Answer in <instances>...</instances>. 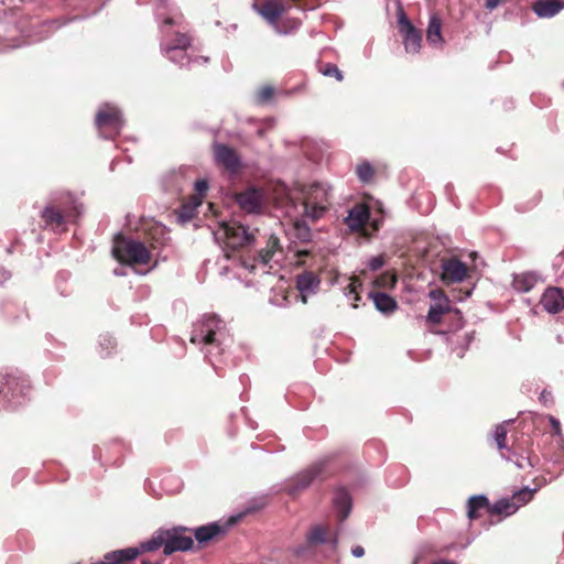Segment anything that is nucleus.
Masks as SVG:
<instances>
[{
  "label": "nucleus",
  "mask_w": 564,
  "mask_h": 564,
  "mask_svg": "<svg viewBox=\"0 0 564 564\" xmlns=\"http://www.w3.org/2000/svg\"><path fill=\"white\" fill-rule=\"evenodd\" d=\"M83 215V205L69 193L52 199L41 212L44 227L53 231H66L67 224H76Z\"/></svg>",
  "instance_id": "obj_1"
},
{
  "label": "nucleus",
  "mask_w": 564,
  "mask_h": 564,
  "mask_svg": "<svg viewBox=\"0 0 564 564\" xmlns=\"http://www.w3.org/2000/svg\"><path fill=\"white\" fill-rule=\"evenodd\" d=\"M256 232L258 230L250 231L243 225L230 221L221 223L218 229L214 232L216 240L221 241L226 251V257L230 258L229 250L238 251L253 245L256 240Z\"/></svg>",
  "instance_id": "obj_2"
},
{
  "label": "nucleus",
  "mask_w": 564,
  "mask_h": 564,
  "mask_svg": "<svg viewBox=\"0 0 564 564\" xmlns=\"http://www.w3.org/2000/svg\"><path fill=\"white\" fill-rule=\"evenodd\" d=\"M160 547H165L164 529L156 530L149 540L142 542L138 547H127L106 553L104 558L96 564H128L140 554L154 552Z\"/></svg>",
  "instance_id": "obj_3"
},
{
  "label": "nucleus",
  "mask_w": 564,
  "mask_h": 564,
  "mask_svg": "<svg viewBox=\"0 0 564 564\" xmlns=\"http://www.w3.org/2000/svg\"><path fill=\"white\" fill-rule=\"evenodd\" d=\"M112 253L123 264L144 265L151 261V252L143 242L127 239L122 235L116 236Z\"/></svg>",
  "instance_id": "obj_4"
},
{
  "label": "nucleus",
  "mask_w": 564,
  "mask_h": 564,
  "mask_svg": "<svg viewBox=\"0 0 564 564\" xmlns=\"http://www.w3.org/2000/svg\"><path fill=\"white\" fill-rule=\"evenodd\" d=\"M26 380L12 372L0 371V404L4 410H15L23 403Z\"/></svg>",
  "instance_id": "obj_5"
},
{
  "label": "nucleus",
  "mask_w": 564,
  "mask_h": 564,
  "mask_svg": "<svg viewBox=\"0 0 564 564\" xmlns=\"http://www.w3.org/2000/svg\"><path fill=\"white\" fill-rule=\"evenodd\" d=\"M303 214L312 220L319 219L327 209L328 192L319 183H314L303 191Z\"/></svg>",
  "instance_id": "obj_6"
},
{
  "label": "nucleus",
  "mask_w": 564,
  "mask_h": 564,
  "mask_svg": "<svg viewBox=\"0 0 564 564\" xmlns=\"http://www.w3.org/2000/svg\"><path fill=\"white\" fill-rule=\"evenodd\" d=\"M370 210L366 204H357L350 210L345 221L352 231H360L364 236L370 237L379 230L380 220L369 221Z\"/></svg>",
  "instance_id": "obj_7"
},
{
  "label": "nucleus",
  "mask_w": 564,
  "mask_h": 564,
  "mask_svg": "<svg viewBox=\"0 0 564 564\" xmlns=\"http://www.w3.org/2000/svg\"><path fill=\"white\" fill-rule=\"evenodd\" d=\"M192 529L184 525H176L170 529H164L165 547L163 554L170 556L175 552H187L194 547V540L192 536L186 535Z\"/></svg>",
  "instance_id": "obj_8"
},
{
  "label": "nucleus",
  "mask_w": 564,
  "mask_h": 564,
  "mask_svg": "<svg viewBox=\"0 0 564 564\" xmlns=\"http://www.w3.org/2000/svg\"><path fill=\"white\" fill-rule=\"evenodd\" d=\"M122 124L121 113L116 107L106 106L96 116V126L105 138H115Z\"/></svg>",
  "instance_id": "obj_9"
},
{
  "label": "nucleus",
  "mask_w": 564,
  "mask_h": 564,
  "mask_svg": "<svg viewBox=\"0 0 564 564\" xmlns=\"http://www.w3.org/2000/svg\"><path fill=\"white\" fill-rule=\"evenodd\" d=\"M213 151L216 164L223 166L228 173L237 174L241 170V156L235 149L224 143H215Z\"/></svg>",
  "instance_id": "obj_10"
},
{
  "label": "nucleus",
  "mask_w": 564,
  "mask_h": 564,
  "mask_svg": "<svg viewBox=\"0 0 564 564\" xmlns=\"http://www.w3.org/2000/svg\"><path fill=\"white\" fill-rule=\"evenodd\" d=\"M468 276V268L459 259L452 257L442 260L441 280L444 284L449 285L459 283Z\"/></svg>",
  "instance_id": "obj_11"
},
{
  "label": "nucleus",
  "mask_w": 564,
  "mask_h": 564,
  "mask_svg": "<svg viewBox=\"0 0 564 564\" xmlns=\"http://www.w3.org/2000/svg\"><path fill=\"white\" fill-rule=\"evenodd\" d=\"M323 468V464H315L299 473L286 485V492L290 496H295L306 489L322 474Z\"/></svg>",
  "instance_id": "obj_12"
},
{
  "label": "nucleus",
  "mask_w": 564,
  "mask_h": 564,
  "mask_svg": "<svg viewBox=\"0 0 564 564\" xmlns=\"http://www.w3.org/2000/svg\"><path fill=\"white\" fill-rule=\"evenodd\" d=\"M398 22L400 33L403 35L405 51L408 53H417L422 42L421 31L412 24L404 12H401Z\"/></svg>",
  "instance_id": "obj_13"
},
{
  "label": "nucleus",
  "mask_w": 564,
  "mask_h": 564,
  "mask_svg": "<svg viewBox=\"0 0 564 564\" xmlns=\"http://www.w3.org/2000/svg\"><path fill=\"white\" fill-rule=\"evenodd\" d=\"M236 522V518H231L227 525H220L217 522H213L206 525H200L192 530L197 543L198 547L202 549L208 542L215 540L219 535H224L227 531V528Z\"/></svg>",
  "instance_id": "obj_14"
},
{
  "label": "nucleus",
  "mask_w": 564,
  "mask_h": 564,
  "mask_svg": "<svg viewBox=\"0 0 564 564\" xmlns=\"http://www.w3.org/2000/svg\"><path fill=\"white\" fill-rule=\"evenodd\" d=\"M191 44L192 40L186 33L176 32L169 42L162 45V51L171 62H178L175 53L180 52L185 57V51Z\"/></svg>",
  "instance_id": "obj_15"
},
{
  "label": "nucleus",
  "mask_w": 564,
  "mask_h": 564,
  "mask_svg": "<svg viewBox=\"0 0 564 564\" xmlns=\"http://www.w3.org/2000/svg\"><path fill=\"white\" fill-rule=\"evenodd\" d=\"M542 307L550 314H557L564 310V292L556 286H549L540 301Z\"/></svg>",
  "instance_id": "obj_16"
},
{
  "label": "nucleus",
  "mask_w": 564,
  "mask_h": 564,
  "mask_svg": "<svg viewBox=\"0 0 564 564\" xmlns=\"http://www.w3.org/2000/svg\"><path fill=\"white\" fill-rule=\"evenodd\" d=\"M253 7L270 23H276L285 11L283 0H254Z\"/></svg>",
  "instance_id": "obj_17"
},
{
  "label": "nucleus",
  "mask_w": 564,
  "mask_h": 564,
  "mask_svg": "<svg viewBox=\"0 0 564 564\" xmlns=\"http://www.w3.org/2000/svg\"><path fill=\"white\" fill-rule=\"evenodd\" d=\"M238 205L248 213L260 212L263 203L261 191L251 187L236 195Z\"/></svg>",
  "instance_id": "obj_18"
},
{
  "label": "nucleus",
  "mask_w": 564,
  "mask_h": 564,
  "mask_svg": "<svg viewBox=\"0 0 564 564\" xmlns=\"http://www.w3.org/2000/svg\"><path fill=\"white\" fill-rule=\"evenodd\" d=\"M321 284V279L312 271H305L296 276V288L301 293V301L307 302V293H314Z\"/></svg>",
  "instance_id": "obj_19"
},
{
  "label": "nucleus",
  "mask_w": 564,
  "mask_h": 564,
  "mask_svg": "<svg viewBox=\"0 0 564 564\" xmlns=\"http://www.w3.org/2000/svg\"><path fill=\"white\" fill-rule=\"evenodd\" d=\"M453 307L451 303H434L430 306L426 316V323L433 327L445 324L447 314H452Z\"/></svg>",
  "instance_id": "obj_20"
},
{
  "label": "nucleus",
  "mask_w": 564,
  "mask_h": 564,
  "mask_svg": "<svg viewBox=\"0 0 564 564\" xmlns=\"http://www.w3.org/2000/svg\"><path fill=\"white\" fill-rule=\"evenodd\" d=\"M224 322L216 314L204 316L202 333L206 332L203 337V343L205 345H212L215 343L216 332L221 328Z\"/></svg>",
  "instance_id": "obj_21"
},
{
  "label": "nucleus",
  "mask_w": 564,
  "mask_h": 564,
  "mask_svg": "<svg viewBox=\"0 0 564 564\" xmlns=\"http://www.w3.org/2000/svg\"><path fill=\"white\" fill-rule=\"evenodd\" d=\"M564 9V2L558 0H539L533 4V11L540 18H551Z\"/></svg>",
  "instance_id": "obj_22"
},
{
  "label": "nucleus",
  "mask_w": 564,
  "mask_h": 564,
  "mask_svg": "<svg viewBox=\"0 0 564 564\" xmlns=\"http://www.w3.org/2000/svg\"><path fill=\"white\" fill-rule=\"evenodd\" d=\"M490 502L484 495L471 496L467 501V517L469 520L480 518V511L486 510L489 513Z\"/></svg>",
  "instance_id": "obj_23"
},
{
  "label": "nucleus",
  "mask_w": 564,
  "mask_h": 564,
  "mask_svg": "<svg viewBox=\"0 0 564 564\" xmlns=\"http://www.w3.org/2000/svg\"><path fill=\"white\" fill-rule=\"evenodd\" d=\"M334 505L337 508V516L340 521H344L350 513L351 498L345 488H339L335 492Z\"/></svg>",
  "instance_id": "obj_24"
},
{
  "label": "nucleus",
  "mask_w": 564,
  "mask_h": 564,
  "mask_svg": "<svg viewBox=\"0 0 564 564\" xmlns=\"http://www.w3.org/2000/svg\"><path fill=\"white\" fill-rule=\"evenodd\" d=\"M369 295L378 311L389 314L397 310V301L392 296L382 292H371Z\"/></svg>",
  "instance_id": "obj_25"
},
{
  "label": "nucleus",
  "mask_w": 564,
  "mask_h": 564,
  "mask_svg": "<svg viewBox=\"0 0 564 564\" xmlns=\"http://www.w3.org/2000/svg\"><path fill=\"white\" fill-rule=\"evenodd\" d=\"M539 280L538 274L533 272H524L517 274L513 279L512 285L517 291L529 292L531 291Z\"/></svg>",
  "instance_id": "obj_26"
},
{
  "label": "nucleus",
  "mask_w": 564,
  "mask_h": 564,
  "mask_svg": "<svg viewBox=\"0 0 564 564\" xmlns=\"http://www.w3.org/2000/svg\"><path fill=\"white\" fill-rule=\"evenodd\" d=\"M517 512L514 503L511 502L510 498H502L490 503L489 514L498 517H509Z\"/></svg>",
  "instance_id": "obj_27"
},
{
  "label": "nucleus",
  "mask_w": 564,
  "mask_h": 564,
  "mask_svg": "<svg viewBox=\"0 0 564 564\" xmlns=\"http://www.w3.org/2000/svg\"><path fill=\"white\" fill-rule=\"evenodd\" d=\"M427 41L432 44L441 43L442 39V19L438 14L434 13L430 17L427 32Z\"/></svg>",
  "instance_id": "obj_28"
},
{
  "label": "nucleus",
  "mask_w": 564,
  "mask_h": 564,
  "mask_svg": "<svg viewBox=\"0 0 564 564\" xmlns=\"http://www.w3.org/2000/svg\"><path fill=\"white\" fill-rule=\"evenodd\" d=\"M280 250V241L279 238L274 235H271L268 239L265 248L258 251V260L262 264H268L273 254Z\"/></svg>",
  "instance_id": "obj_29"
},
{
  "label": "nucleus",
  "mask_w": 564,
  "mask_h": 564,
  "mask_svg": "<svg viewBox=\"0 0 564 564\" xmlns=\"http://www.w3.org/2000/svg\"><path fill=\"white\" fill-rule=\"evenodd\" d=\"M445 323L448 324L446 329L432 330V332L435 334H445V333H449V332H456V330L463 328L464 318H463L462 312L458 308H453L452 314H447V319Z\"/></svg>",
  "instance_id": "obj_30"
},
{
  "label": "nucleus",
  "mask_w": 564,
  "mask_h": 564,
  "mask_svg": "<svg viewBox=\"0 0 564 564\" xmlns=\"http://www.w3.org/2000/svg\"><path fill=\"white\" fill-rule=\"evenodd\" d=\"M329 533L328 527L315 525L306 535V541L310 545H316L328 542L327 535Z\"/></svg>",
  "instance_id": "obj_31"
},
{
  "label": "nucleus",
  "mask_w": 564,
  "mask_h": 564,
  "mask_svg": "<svg viewBox=\"0 0 564 564\" xmlns=\"http://www.w3.org/2000/svg\"><path fill=\"white\" fill-rule=\"evenodd\" d=\"M536 489H530L528 487H524L518 491H516L512 497H510V500L512 503H514L516 509L518 510L520 507L527 505L529 501L532 500Z\"/></svg>",
  "instance_id": "obj_32"
},
{
  "label": "nucleus",
  "mask_w": 564,
  "mask_h": 564,
  "mask_svg": "<svg viewBox=\"0 0 564 564\" xmlns=\"http://www.w3.org/2000/svg\"><path fill=\"white\" fill-rule=\"evenodd\" d=\"M116 346V340L111 336L107 334L99 336V355L101 358L110 356Z\"/></svg>",
  "instance_id": "obj_33"
},
{
  "label": "nucleus",
  "mask_w": 564,
  "mask_h": 564,
  "mask_svg": "<svg viewBox=\"0 0 564 564\" xmlns=\"http://www.w3.org/2000/svg\"><path fill=\"white\" fill-rule=\"evenodd\" d=\"M357 175L359 180L364 183H369L373 180L375 176V169L371 164L368 162H364L357 166Z\"/></svg>",
  "instance_id": "obj_34"
},
{
  "label": "nucleus",
  "mask_w": 564,
  "mask_h": 564,
  "mask_svg": "<svg viewBox=\"0 0 564 564\" xmlns=\"http://www.w3.org/2000/svg\"><path fill=\"white\" fill-rule=\"evenodd\" d=\"M196 194L193 196L194 207L199 206L203 202V198L206 195L208 189V183L205 180H197L195 182Z\"/></svg>",
  "instance_id": "obj_35"
},
{
  "label": "nucleus",
  "mask_w": 564,
  "mask_h": 564,
  "mask_svg": "<svg viewBox=\"0 0 564 564\" xmlns=\"http://www.w3.org/2000/svg\"><path fill=\"white\" fill-rule=\"evenodd\" d=\"M375 286L377 288H394L397 283V275L390 272H384L380 274L375 280Z\"/></svg>",
  "instance_id": "obj_36"
},
{
  "label": "nucleus",
  "mask_w": 564,
  "mask_h": 564,
  "mask_svg": "<svg viewBox=\"0 0 564 564\" xmlns=\"http://www.w3.org/2000/svg\"><path fill=\"white\" fill-rule=\"evenodd\" d=\"M274 88L270 85L268 86H262L258 91H257V95H256V99H257V102L258 104H267L269 102L273 96H274Z\"/></svg>",
  "instance_id": "obj_37"
},
{
  "label": "nucleus",
  "mask_w": 564,
  "mask_h": 564,
  "mask_svg": "<svg viewBox=\"0 0 564 564\" xmlns=\"http://www.w3.org/2000/svg\"><path fill=\"white\" fill-rule=\"evenodd\" d=\"M321 72L325 76L335 77L338 82L344 79L343 72L335 64L326 63L321 67Z\"/></svg>",
  "instance_id": "obj_38"
},
{
  "label": "nucleus",
  "mask_w": 564,
  "mask_h": 564,
  "mask_svg": "<svg viewBox=\"0 0 564 564\" xmlns=\"http://www.w3.org/2000/svg\"><path fill=\"white\" fill-rule=\"evenodd\" d=\"M495 441L499 449L507 447V429L503 425L496 427Z\"/></svg>",
  "instance_id": "obj_39"
},
{
  "label": "nucleus",
  "mask_w": 564,
  "mask_h": 564,
  "mask_svg": "<svg viewBox=\"0 0 564 564\" xmlns=\"http://www.w3.org/2000/svg\"><path fill=\"white\" fill-rule=\"evenodd\" d=\"M429 296L435 303H451L448 296L445 294V292L442 289L431 290L429 293Z\"/></svg>",
  "instance_id": "obj_40"
},
{
  "label": "nucleus",
  "mask_w": 564,
  "mask_h": 564,
  "mask_svg": "<svg viewBox=\"0 0 564 564\" xmlns=\"http://www.w3.org/2000/svg\"><path fill=\"white\" fill-rule=\"evenodd\" d=\"M383 265H384V257L383 256L373 257L368 261V268L371 271H377V270L381 269Z\"/></svg>",
  "instance_id": "obj_41"
},
{
  "label": "nucleus",
  "mask_w": 564,
  "mask_h": 564,
  "mask_svg": "<svg viewBox=\"0 0 564 564\" xmlns=\"http://www.w3.org/2000/svg\"><path fill=\"white\" fill-rule=\"evenodd\" d=\"M549 422H550V424H551V426L553 429V434L557 435V436H561L562 435V429H561L560 421L556 417L550 415L549 416Z\"/></svg>",
  "instance_id": "obj_42"
},
{
  "label": "nucleus",
  "mask_w": 564,
  "mask_h": 564,
  "mask_svg": "<svg viewBox=\"0 0 564 564\" xmlns=\"http://www.w3.org/2000/svg\"><path fill=\"white\" fill-rule=\"evenodd\" d=\"M361 286V282L358 278H352L351 282L348 285L349 292L356 294V300H359L358 289Z\"/></svg>",
  "instance_id": "obj_43"
},
{
  "label": "nucleus",
  "mask_w": 564,
  "mask_h": 564,
  "mask_svg": "<svg viewBox=\"0 0 564 564\" xmlns=\"http://www.w3.org/2000/svg\"><path fill=\"white\" fill-rule=\"evenodd\" d=\"M503 0H485V6L489 10L497 8Z\"/></svg>",
  "instance_id": "obj_44"
},
{
  "label": "nucleus",
  "mask_w": 564,
  "mask_h": 564,
  "mask_svg": "<svg viewBox=\"0 0 564 564\" xmlns=\"http://www.w3.org/2000/svg\"><path fill=\"white\" fill-rule=\"evenodd\" d=\"M351 553L356 557H361L365 554V550L362 546L356 545L355 547H352Z\"/></svg>",
  "instance_id": "obj_45"
},
{
  "label": "nucleus",
  "mask_w": 564,
  "mask_h": 564,
  "mask_svg": "<svg viewBox=\"0 0 564 564\" xmlns=\"http://www.w3.org/2000/svg\"><path fill=\"white\" fill-rule=\"evenodd\" d=\"M178 62H175L176 64H180V65H185L186 63H188V56L187 54L185 53V57L182 56V54L180 52L175 53Z\"/></svg>",
  "instance_id": "obj_46"
},
{
  "label": "nucleus",
  "mask_w": 564,
  "mask_h": 564,
  "mask_svg": "<svg viewBox=\"0 0 564 564\" xmlns=\"http://www.w3.org/2000/svg\"><path fill=\"white\" fill-rule=\"evenodd\" d=\"M192 214H193V208H189L188 206L184 205L182 207V217H187V218H191L192 217Z\"/></svg>",
  "instance_id": "obj_47"
},
{
  "label": "nucleus",
  "mask_w": 564,
  "mask_h": 564,
  "mask_svg": "<svg viewBox=\"0 0 564 564\" xmlns=\"http://www.w3.org/2000/svg\"><path fill=\"white\" fill-rule=\"evenodd\" d=\"M257 501H258V503L254 505V506L249 507L248 511H256V510H259V509L263 508V499L261 498V499H259Z\"/></svg>",
  "instance_id": "obj_48"
},
{
  "label": "nucleus",
  "mask_w": 564,
  "mask_h": 564,
  "mask_svg": "<svg viewBox=\"0 0 564 564\" xmlns=\"http://www.w3.org/2000/svg\"><path fill=\"white\" fill-rule=\"evenodd\" d=\"M141 564H163V560L161 558L159 561L152 562L150 560H145L144 558V560L141 561Z\"/></svg>",
  "instance_id": "obj_49"
},
{
  "label": "nucleus",
  "mask_w": 564,
  "mask_h": 564,
  "mask_svg": "<svg viewBox=\"0 0 564 564\" xmlns=\"http://www.w3.org/2000/svg\"><path fill=\"white\" fill-rule=\"evenodd\" d=\"M432 564H456V563L453 561H447V560H438V561H434Z\"/></svg>",
  "instance_id": "obj_50"
},
{
  "label": "nucleus",
  "mask_w": 564,
  "mask_h": 564,
  "mask_svg": "<svg viewBox=\"0 0 564 564\" xmlns=\"http://www.w3.org/2000/svg\"><path fill=\"white\" fill-rule=\"evenodd\" d=\"M164 24H165V25H172V24H174V20H173L172 18H166V19L164 20Z\"/></svg>",
  "instance_id": "obj_51"
}]
</instances>
